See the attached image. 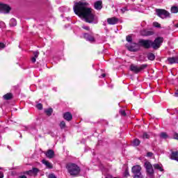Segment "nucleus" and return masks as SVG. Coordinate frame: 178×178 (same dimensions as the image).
<instances>
[{
    "label": "nucleus",
    "mask_w": 178,
    "mask_h": 178,
    "mask_svg": "<svg viewBox=\"0 0 178 178\" xmlns=\"http://www.w3.org/2000/svg\"><path fill=\"white\" fill-rule=\"evenodd\" d=\"M83 38H85L86 41H89V42H95V38H94V34L92 33H84Z\"/></svg>",
    "instance_id": "9d476101"
},
{
    "label": "nucleus",
    "mask_w": 178,
    "mask_h": 178,
    "mask_svg": "<svg viewBox=\"0 0 178 178\" xmlns=\"http://www.w3.org/2000/svg\"><path fill=\"white\" fill-rule=\"evenodd\" d=\"M54 111L52 110V108H49L47 110H45V113H47V116H51L52 115V112Z\"/></svg>",
    "instance_id": "b1692460"
},
{
    "label": "nucleus",
    "mask_w": 178,
    "mask_h": 178,
    "mask_svg": "<svg viewBox=\"0 0 178 178\" xmlns=\"http://www.w3.org/2000/svg\"><path fill=\"white\" fill-rule=\"evenodd\" d=\"M120 115H122V116H126V111H124V110H121L120 111Z\"/></svg>",
    "instance_id": "58836bf2"
},
{
    "label": "nucleus",
    "mask_w": 178,
    "mask_h": 178,
    "mask_svg": "<svg viewBox=\"0 0 178 178\" xmlns=\"http://www.w3.org/2000/svg\"><path fill=\"white\" fill-rule=\"evenodd\" d=\"M124 176L127 177V176H130V174L129 173V170H126L124 172Z\"/></svg>",
    "instance_id": "a19ab883"
},
{
    "label": "nucleus",
    "mask_w": 178,
    "mask_h": 178,
    "mask_svg": "<svg viewBox=\"0 0 178 178\" xmlns=\"http://www.w3.org/2000/svg\"><path fill=\"white\" fill-rule=\"evenodd\" d=\"M82 29H83L84 30H87L88 31H90V26H82Z\"/></svg>",
    "instance_id": "e433bc0d"
},
{
    "label": "nucleus",
    "mask_w": 178,
    "mask_h": 178,
    "mask_svg": "<svg viewBox=\"0 0 178 178\" xmlns=\"http://www.w3.org/2000/svg\"><path fill=\"white\" fill-rule=\"evenodd\" d=\"M156 13L157 16H159V17H161V19H166V17H170V13H169V12H168L167 10L163 9H156Z\"/></svg>",
    "instance_id": "423d86ee"
},
{
    "label": "nucleus",
    "mask_w": 178,
    "mask_h": 178,
    "mask_svg": "<svg viewBox=\"0 0 178 178\" xmlns=\"http://www.w3.org/2000/svg\"><path fill=\"white\" fill-rule=\"evenodd\" d=\"M152 155H154L152 152H147V156H148L149 158H151Z\"/></svg>",
    "instance_id": "79ce46f5"
},
{
    "label": "nucleus",
    "mask_w": 178,
    "mask_h": 178,
    "mask_svg": "<svg viewBox=\"0 0 178 178\" xmlns=\"http://www.w3.org/2000/svg\"><path fill=\"white\" fill-rule=\"evenodd\" d=\"M54 155H55V152L52 149H49L46 153V156L49 159H52Z\"/></svg>",
    "instance_id": "2eb2a0df"
},
{
    "label": "nucleus",
    "mask_w": 178,
    "mask_h": 178,
    "mask_svg": "<svg viewBox=\"0 0 178 178\" xmlns=\"http://www.w3.org/2000/svg\"><path fill=\"white\" fill-rule=\"evenodd\" d=\"M63 119L67 120V122H70L73 119V115L70 112H66L63 115Z\"/></svg>",
    "instance_id": "ddd939ff"
},
{
    "label": "nucleus",
    "mask_w": 178,
    "mask_h": 178,
    "mask_svg": "<svg viewBox=\"0 0 178 178\" xmlns=\"http://www.w3.org/2000/svg\"><path fill=\"white\" fill-rule=\"evenodd\" d=\"M0 178H3V172L0 171Z\"/></svg>",
    "instance_id": "a18cd8bd"
},
{
    "label": "nucleus",
    "mask_w": 178,
    "mask_h": 178,
    "mask_svg": "<svg viewBox=\"0 0 178 178\" xmlns=\"http://www.w3.org/2000/svg\"><path fill=\"white\" fill-rule=\"evenodd\" d=\"M144 167L146 169L147 173L150 176H152L154 175V168L152 167V164L149 163V161L145 162Z\"/></svg>",
    "instance_id": "0eeeda50"
},
{
    "label": "nucleus",
    "mask_w": 178,
    "mask_h": 178,
    "mask_svg": "<svg viewBox=\"0 0 178 178\" xmlns=\"http://www.w3.org/2000/svg\"><path fill=\"white\" fill-rule=\"evenodd\" d=\"M125 47L130 52H137L140 51V42L138 43H131V44L130 43H127Z\"/></svg>",
    "instance_id": "39448f33"
},
{
    "label": "nucleus",
    "mask_w": 178,
    "mask_h": 178,
    "mask_svg": "<svg viewBox=\"0 0 178 178\" xmlns=\"http://www.w3.org/2000/svg\"><path fill=\"white\" fill-rule=\"evenodd\" d=\"M10 6L7 4L0 3V12L1 13H9L10 12Z\"/></svg>",
    "instance_id": "6e6552de"
},
{
    "label": "nucleus",
    "mask_w": 178,
    "mask_h": 178,
    "mask_svg": "<svg viewBox=\"0 0 178 178\" xmlns=\"http://www.w3.org/2000/svg\"><path fill=\"white\" fill-rule=\"evenodd\" d=\"M129 10V6H125L121 8L122 13H124V12H127Z\"/></svg>",
    "instance_id": "c85d7f7f"
},
{
    "label": "nucleus",
    "mask_w": 178,
    "mask_h": 178,
    "mask_svg": "<svg viewBox=\"0 0 178 178\" xmlns=\"http://www.w3.org/2000/svg\"><path fill=\"white\" fill-rule=\"evenodd\" d=\"M170 159H172L173 161H177L178 162V152H172L170 155Z\"/></svg>",
    "instance_id": "dca6fc26"
},
{
    "label": "nucleus",
    "mask_w": 178,
    "mask_h": 178,
    "mask_svg": "<svg viewBox=\"0 0 178 178\" xmlns=\"http://www.w3.org/2000/svg\"><path fill=\"white\" fill-rule=\"evenodd\" d=\"M36 58L35 57H33L32 58H31V62H32V63H35V61H36Z\"/></svg>",
    "instance_id": "37998d69"
},
{
    "label": "nucleus",
    "mask_w": 178,
    "mask_h": 178,
    "mask_svg": "<svg viewBox=\"0 0 178 178\" xmlns=\"http://www.w3.org/2000/svg\"><path fill=\"white\" fill-rule=\"evenodd\" d=\"M171 12L172 13H177L178 12V8L177 6H173L171 8Z\"/></svg>",
    "instance_id": "a878e982"
},
{
    "label": "nucleus",
    "mask_w": 178,
    "mask_h": 178,
    "mask_svg": "<svg viewBox=\"0 0 178 178\" xmlns=\"http://www.w3.org/2000/svg\"><path fill=\"white\" fill-rule=\"evenodd\" d=\"M168 63L170 65H173V63H178V58L177 57H172L168 58Z\"/></svg>",
    "instance_id": "f3484780"
},
{
    "label": "nucleus",
    "mask_w": 178,
    "mask_h": 178,
    "mask_svg": "<svg viewBox=\"0 0 178 178\" xmlns=\"http://www.w3.org/2000/svg\"><path fill=\"white\" fill-rule=\"evenodd\" d=\"M148 67V65L147 64H143L141 65L140 67L137 65H134V64H132L130 65V70L131 72H133L134 73H136V74L140 73L141 70H144V69H147Z\"/></svg>",
    "instance_id": "20e7f679"
},
{
    "label": "nucleus",
    "mask_w": 178,
    "mask_h": 178,
    "mask_svg": "<svg viewBox=\"0 0 178 178\" xmlns=\"http://www.w3.org/2000/svg\"><path fill=\"white\" fill-rule=\"evenodd\" d=\"M141 35L143 37H149L150 35H154L155 34V32L154 30H143L140 32Z\"/></svg>",
    "instance_id": "1a4fd4ad"
},
{
    "label": "nucleus",
    "mask_w": 178,
    "mask_h": 178,
    "mask_svg": "<svg viewBox=\"0 0 178 178\" xmlns=\"http://www.w3.org/2000/svg\"><path fill=\"white\" fill-rule=\"evenodd\" d=\"M1 24H4V23H3V22H1Z\"/></svg>",
    "instance_id": "603ef678"
},
{
    "label": "nucleus",
    "mask_w": 178,
    "mask_h": 178,
    "mask_svg": "<svg viewBox=\"0 0 178 178\" xmlns=\"http://www.w3.org/2000/svg\"><path fill=\"white\" fill-rule=\"evenodd\" d=\"M66 168L71 176H77L81 172L80 167L74 163L67 164Z\"/></svg>",
    "instance_id": "7ed1b4c3"
},
{
    "label": "nucleus",
    "mask_w": 178,
    "mask_h": 178,
    "mask_svg": "<svg viewBox=\"0 0 178 178\" xmlns=\"http://www.w3.org/2000/svg\"><path fill=\"white\" fill-rule=\"evenodd\" d=\"M24 175H28L29 176H33V171H31V170H30L29 171H26L24 172Z\"/></svg>",
    "instance_id": "473e14b6"
},
{
    "label": "nucleus",
    "mask_w": 178,
    "mask_h": 178,
    "mask_svg": "<svg viewBox=\"0 0 178 178\" xmlns=\"http://www.w3.org/2000/svg\"><path fill=\"white\" fill-rule=\"evenodd\" d=\"M162 42H163V38L158 37L154 41L151 40H139V46L145 48V49H149V48H153V49H159L161 48L162 45Z\"/></svg>",
    "instance_id": "f03ea898"
},
{
    "label": "nucleus",
    "mask_w": 178,
    "mask_h": 178,
    "mask_svg": "<svg viewBox=\"0 0 178 178\" xmlns=\"http://www.w3.org/2000/svg\"><path fill=\"white\" fill-rule=\"evenodd\" d=\"M147 59H149V60H155V54L152 53H149L147 54Z\"/></svg>",
    "instance_id": "aec40b11"
},
{
    "label": "nucleus",
    "mask_w": 178,
    "mask_h": 178,
    "mask_svg": "<svg viewBox=\"0 0 178 178\" xmlns=\"http://www.w3.org/2000/svg\"><path fill=\"white\" fill-rule=\"evenodd\" d=\"M131 1H134V0H131Z\"/></svg>",
    "instance_id": "864d4df0"
},
{
    "label": "nucleus",
    "mask_w": 178,
    "mask_h": 178,
    "mask_svg": "<svg viewBox=\"0 0 178 178\" xmlns=\"http://www.w3.org/2000/svg\"><path fill=\"white\" fill-rule=\"evenodd\" d=\"M173 138L175 140H178V134L177 133L174 134Z\"/></svg>",
    "instance_id": "ea45409f"
},
{
    "label": "nucleus",
    "mask_w": 178,
    "mask_h": 178,
    "mask_svg": "<svg viewBox=\"0 0 178 178\" xmlns=\"http://www.w3.org/2000/svg\"><path fill=\"white\" fill-rule=\"evenodd\" d=\"M12 93H7L5 95H3L4 99H6L7 101H9V99H12Z\"/></svg>",
    "instance_id": "4be33fe9"
},
{
    "label": "nucleus",
    "mask_w": 178,
    "mask_h": 178,
    "mask_svg": "<svg viewBox=\"0 0 178 178\" xmlns=\"http://www.w3.org/2000/svg\"><path fill=\"white\" fill-rule=\"evenodd\" d=\"M59 126L60 129H63L66 127V122H65V121H61Z\"/></svg>",
    "instance_id": "393cba45"
},
{
    "label": "nucleus",
    "mask_w": 178,
    "mask_h": 178,
    "mask_svg": "<svg viewBox=\"0 0 178 178\" xmlns=\"http://www.w3.org/2000/svg\"><path fill=\"white\" fill-rule=\"evenodd\" d=\"M34 58H38V55H40V52L38 51H34L33 52Z\"/></svg>",
    "instance_id": "f704fd0d"
},
{
    "label": "nucleus",
    "mask_w": 178,
    "mask_h": 178,
    "mask_svg": "<svg viewBox=\"0 0 178 178\" xmlns=\"http://www.w3.org/2000/svg\"><path fill=\"white\" fill-rule=\"evenodd\" d=\"M31 170L33 175V173H38V168H33V169Z\"/></svg>",
    "instance_id": "72a5a7b5"
},
{
    "label": "nucleus",
    "mask_w": 178,
    "mask_h": 178,
    "mask_svg": "<svg viewBox=\"0 0 178 178\" xmlns=\"http://www.w3.org/2000/svg\"><path fill=\"white\" fill-rule=\"evenodd\" d=\"M36 108H38L40 111H41V109H42V105L41 104H38L36 105Z\"/></svg>",
    "instance_id": "c9c22d12"
},
{
    "label": "nucleus",
    "mask_w": 178,
    "mask_h": 178,
    "mask_svg": "<svg viewBox=\"0 0 178 178\" xmlns=\"http://www.w3.org/2000/svg\"><path fill=\"white\" fill-rule=\"evenodd\" d=\"M17 24V22H16V19L15 18H12L10 21V26L11 27H15Z\"/></svg>",
    "instance_id": "412c9836"
},
{
    "label": "nucleus",
    "mask_w": 178,
    "mask_h": 178,
    "mask_svg": "<svg viewBox=\"0 0 178 178\" xmlns=\"http://www.w3.org/2000/svg\"><path fill=\"white\" fill-rule=\"evenodd\" d=\"M131 172L134 175L141 174V166L136 165L132 167Z\"/></svg>",
    "instance_id": "9b49d317"
},
{
    "label": "nucleus",
    "mask_w": 178,
    "mask_h": 178,
    "mask_svg": "<svg viewBox=\"0 0 178 178\" xmlns=\"http://www.w3.org/2000/svg\"><path fill=\"white\" fill-rule=\"evenodd\" d=\"M175 27L178 29V24H175Z\"/></svg>",
    "instance_id": "8fccbe9b"
},
{
    "label": "nucleus",
    "mask_w": 178,
    "mask_h": 178,
    "mask_svg": "<svg viewBox=\"0 0 178 178\" xmlns=\"http://www.w3.org/2000/svg\"><path fill=\"white\" fill-rule=\"evenodd\" d=\"M49 178H56V176H55V175H54V174H50L49 175Z\"/></svg>",
    "instance_id": "c03bdc74"
},
{
    "label": "nucleus",
    "mask_w": 178,
    "mask_h": 178,
    "mask_svg": "<svg viewBox=\"0 0 178 178\" xmlns=\"http://www.w3.org/2000/svg\"><path fill=\"white\" fill-rule=\"evenodd\" d=\"M154 27H156V29H161V24L158 22H154L153 23Z\"/></svg>",
    "instance_id": "c756f323"
},
{
    "label": "nucleus",
    "mask_w": 178,
    "mask_h": 178,
    "mask_svg": "<svg viewBox=\"0 0 178 178\" xmlns=\"http://www.w3.org/2000/svg\"><path fill=\"white\" fill-rule=\"evenodd\" d=\"M42 163L45 165V166L48 168V169H52L54 168V165H52L51 163H49V161H47V160H42Z\"/></svg>",
    "instance_id": "a211bd4d"
},
{
    "label": "nucleus",
    "mask_w": 178,
    "mask_h": 178,
    "mask_svg": "<svg viewBox=\"0 0 178 178\" xmlns=\"http://www.w3.org/2000/svg\"><path fill=\"white\" fill-rule=\"evenodd\" d=\"M95 9L97 10H101L102 9V1H97L95 3Z\"/></svg>",
    "instance_id": "4468645a"
},
{
    "label": "nucleus",
    "mask_w": 178,
    "mask_h": 178,
    "mask_svg": "<svg viewBox=\"0 0 178 178\" xmlns=\"http://www.w3.org/2000/svg\"><path fill=\"white\" fill-rule=\"evenodd\" d=\"M126 40L128 42L131 43V42L133 41V38H131V35H127L126 38Z\"/></svg>",
    "instance_id": "7c9ffc66"
},
{
    "label": "nucleus",
    "mask_w": 178,
    "mask_h": 178,
    "mask_svg": "<svg viewBox=\"0 0 178 178\" xmlns=\"http://www.w3.org/2000/svg\"><path fill=\"white\" fill-rule=\"evenodd\" d=\"M101 76H102V77H103V78H104V77H106V74H102Z\"/></svg>",
    "instance_id": "09e8293b"
},
{
    "label": "nucleus",
    "mask_w": 178,
    "mask_h": 178,
    "mask_svg": "<svg viewBox=\"0 0 178 178\" xmlns=\"http://www.w3.org/2000/svg\"><path fill=\"white\" fill-rule=\"evenodd\" d=\"M107 23L111 25L118 24L119 23V19L115 17L108 18L107 19Z\"/></svg>",
    "instance_id": "f8f14e48"
},
{
    "label": "nucleus",
    "mask_w": 178,
    "mask_h": 178,
    "mask_svg": "<svg viewBox=\"0 0 178 178\" xmlns=\"http://www.w3.org/2000/svg\"><path fill=\"white\" fill-rule=\"evenodd\" d=\"M141 137L143 139L149 138V135H148V134H147V132H144Z\"/></svg>",
    "instance_id": "cd10ccee"
},
{
    "label": "nucleus",
    "mask_w": 178,
    "mask_h": 178,
    "mask_svg": "<svg viewBox=\"0 0 178 178\" xmlns=\"http://www.w3.org/2000/svg\"><path fill=\"white\" fill-rule=\"evenodd\" d=\"M175 97H178V90H177L175 92Z\"/></svg>",
    "instance_id": "de8ad7c7"
},
{
    "label": "nucleus",
    "mask_w": 178,
    "mask_h": 178,
    "mask_svg": "<svg viewBox=\"0 0 178 178\" xmlns=\"http://www.w3.org/2000/svg\"><path fill=\"white\" fill-rule=\"evenodd\" d=\"M18 178H27L26 175H20Z\"/></svg>",
    "instance_id": "49530a36"
},
{
    "label": "nucleus",
    "mask_w": 178,
    "mask_h": 178,
    "mask_svg": "<svg viewBox=\"0 0 178 178\" xmlns=\"http://www.w3.org/2000/svg\"><path fill=\"white\" fill-rule=\"evenodd\" d=\"M134 178H143V174H135L134 175Z\"/></svg>",
    "instance_id": "2f4dec72"
},
{
    "label": "nucleus",
    "mask_w": 178,
    "mask_h": 178,
    "mask_svg": "<svg viewBox=\"0 0 178 178\" xmlns=\"http://www.w3.org/2000/svg\"><path fill=\"white\" fill-rule=\"evenodd\" d=\"M6 47V45L2 42L0 43V49H3V48H5Z\"/></svg>",
    "instance_id": "4c0bfd02"
},
{
    "label": "nucleus",
    "mask_w": 178,
    "mask_h": 178,
    "mask_svg": "<svg viewBox=\"0 0 178 178\" xmlns=\"http://www.w3.org/2000/svg\"><path fill=\"white\" fill-rule=\"evenodd\" d=\"M160 137L161 138H168V134L165 133V132H162L161 134H160Z\"/></svg>",
    "instance_id": "bb28decb"
},
{
    "label": "nucleus",
    "mask_w": 178,
    "mask_h": 178,
    "mask_svg": "<svg viewBox=\"0 0 178 178\" xmlns=\"http://www.w3.org/2000/svg\"><path fill=\"white\" fill-rule=\"evenodd\" d=\"M141 141H140L138 138H136L135 140H134L133 145H134V147H138Z\"/></svg>",
    "instance_id": "5701e85b"
},
{
    "label": "nucleus",
    "mask_w": 178,
    "mask_h": 178,
    "mask_svg": "<svg viewBox=\"0 0 178 178\" xmlns=\"http://www.w3.org/2000/svg\"><path fill=\"white\" fill-rule=\"evenodd\" d=\"M88 5V3L86 2L79 1L75 3L74 12L76 15L83 17L86 23L97 24V23H98V18L95 17V15L92 13V8H87Z\"/></svg>",
    "instance_id": "f257e3e1"
},
{
    "label": "nucleus",
    "mask_w": 178,
    "mask_h": 178,
    "mask_svg": "<svg viewBox=\"0 0 178 178\" xmlns=\"http://www.w3.org/2000/svg\"><path fill=\"white\" fill-rule=\"evenodd\" d=\"M154 169H156L157 170H159L160 172H163V168H162V166H161V165L156 163L154 164Z\"/></svg>",
    "instance_id": "6ab92c4d"
},
{
    "label": "nucleus",
    "mask_w": 178,
    "mask_h": 178,
    "mask_svg": "<svg viewBox=\"0 0 178 178\" xmlns=\"http://www.w3.org/2000/svg\"><path fill=\"white\" fill-rule=\"evenodd\" d=\"M8 149H10V146H8Z\"/></svg>",
    "instance_id": "3c124183"
}]
</instances>
